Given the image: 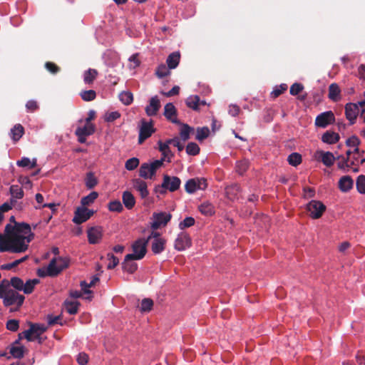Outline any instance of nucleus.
I'll use <instances>...</instances> for the list:
<instances>
[{
	"label": "nucleus",
	"mask_w": 365,
	"mask_h": 365,
	"mask_svg": "<svg viewBox=\"0 0 365 365\" xmlns=\"http://www.w3.org/2000/svg\"><path fill=\"white\" fill-rule=\"evenodd\" d=\"M7 282L0 283V299L5 307L9 308L10 312L20 309L25 300V297L14 289H6Z\"/></svg>",
	"instance_id": "f257e3e1"
},
{
	"label": "nucleus",
	"mask_w": 365,
	"mask_h": 365,
	"mask_svg": "<svg viewBox=\"0 0 365 365\" xmlns=\"http://www.w3.org/2000/svg\"><path fill=\"white\" fill-rule=\"evenodd\" d=\"M28 245L25 244V237L19 235L15 232H10V235L0 240V252H11L19 253L25 252Z\"/></svg>",
	"instance_id": "f03ea898"
},
{
	"label": "nucleus",
	"mask_w": 365,
	"mask_h": 365,
	"mask_svg": "<svg viewBox=\"0 0 365 365\" xmlns=\"http://www.w3.org/2000/svg\"><path fill=\"white\" fill-rule=\"evenodd\" d=\"M29 329L22 332L25 339L29 341H33L35 339L38 340V344H42L43 341L41 335L44 333L47 327L41 324L29 323Z\"/></svg>",
	"instance_id": "7ed1b4c3"
},
{
	"label": "nucleus",
	"mask_w": 365,
	"mask_h": 365,
	"mask_svg": "<svg viewBox=\"0 0 365 365\" xmlns=\"http://www.w3.org/2000/svg\"><path fill=\"white\" fill-rule=\"evenodd\" d=\"M70 259L68 257H53L48 264L49 277L58 276L63 269L68 267Z\"/></svg>",
	"instance_id": "20e7f679"
},
{
	"label": "nucleus",
	"mask_w": 365,
	"mask_h": 365,
	"mask_svg": "<svg viewBox=\"0 0 365 365\" xmlns=\"http://www.w3.org/2000/svg\"><path fill=\"white\" fill-rule=\"evenodd\" d=\"M148 240L139 239L132 245L133 253L126 255L127 259H135L140 260L143 259L147 252Z\"/></svg>",
	"instance_id": "39448f33"
},
{
	"label": "nucleus",
	"mask_w": 365,
	"mask_h": 365,
	"mask_svg": "<svg viewBox=\"0 0 365 365\" xmlns=\"http://www.w3.org/2000/svg\"><path fill=\"white\" fill-rule=\"evenodd\" d=\"M207 180L204 178H195L189 179L185 185V190L189 193L192 194L198 190H204L207 188Z\"/></svg>",
	"instance_id": "423d86ee"
},
{
	"label": "nucleus",
	"mask_w": 365,
	"mask_h": 365,
	"mask_svg": "<svg viewBox=\"0 0 365 365\" xmlns=\"http://www.w3.org/2000/svg\"><path fill=\"white\" fill-rule=\"evenodd\" d=\"M155 132V129L153 127V120L147 122L145 120L143 119L139 128L138 144H143V142L149 138Z\"/></svg>",
	"instance_id": "0eeeda50"
},
{
	"label": "nucleus",
	"mask_w": 365,
	"mask_h": 365,
	"mask_svg": "<svg viewBox=\"0 0 365 365\" xmlns=\"http://www.w3.org/2000/svg\"><path fill=\"white\" fill-rule=\"evenodd\" d=\"M309 216L312 219H319L326 210V206L319 200H312L307 206Z\"/></svg>",
	"instance_id": "6e6552de"
},
{
	"label": "nucleus",
	"mask_w": 365,
	"mask_h": 365,
	"mask_svg": "<svg viewBox=\"0 0 365 365\" xmlns=\"http://www.w3.org/2000/svg\"><path fill=\"white\" fill-rule=\"evenodd\" d=\"M94 213L93 210L86 207H78L74 212L73 222L76 225H81L87 221Z\"/></svg>",
	"instance_id": "1a4fd4ad"
},
{
	"label": "nucleus",
	"mask_w": 365,
	"mask_h": 365,
	"mask_svg": "<svg viewBox=\"0 0 365 365\" xmlns=\"http://www.w3.org/2000/svg\"><path fill=\"white\" fill-rule=\"evenodd\" d=\"M335 117L332 111H326L318 115L315 119V125L319 128H326L333 123Z\"/></svg>",
	"instance_id": "9d476101"
},
{
	"label": "nucleus",
	"mask_w": 365,
	"mask_h": 365,
	"mask_svg": "<svg viewBox=\"0 0 365 365\" xmlns=\"http://www.w3.org/2000/svg\"><path fill=\"white\" fill-rule=\"evenodd\" d=\"M192 245L191 238L186 232H180L175 241V248L178 251L185 250Z\"/></svg>",
	"instance_id": "9b49d317"
},
{
	"label": "nucleus",
	"mask_w": 365,
	"mask_h": 365,
	"mask_svg": "<svg viewBox=\"0 0 365 365\" xmlns=\"http://www.w3.org/2000/svg\"><path fill=\"white\" fill-rule=\"evenodd\" d=\"M181 184V180L178 177L169 176L164 175L163 180V186L170 192H175L179 189Z\"/></svg>",
	"instance_id": "f8f14e48"
},
{
	"label": "nucleus",
	"mask_w": 365,
	"mask_h": 365,
	"mask_svg": "<svg viewBox=\"0 0 365 365\" xmlns=\"http://www.w3.org/2000/svg\"><path fill=\"white\" fill-rule=\"evenodd\" d=\"M359 108L356 103H348L345 106V115L349 121L350 125L355 123L356 118L359 115Z\"/></svg>",
	"instance_id": "ddd939ff"
},
{
	"label": "nucleus",
	"mask_w": 365,
	"mask_h": 365,
	"mask_svg": "<svg viewBox=\"0 0 365 365\" xmlns=\"http://www.w3.org/2000/svg\"><path fill=\"white\" fill-rule=\"evenodd\" d=\"M154 221L151 224V227L153 230L158 229L161 225H166L170 220L172 215L167 212H160L153 214Z\"/></svg>",
	"instance_id": "4468645a"
},
{
	"label": "nucleus",
	"mask_w": 365,
	"mask_h": 365,
	"mask_svg": "<svg viewBox=\"0 0 365 365\" xmlns=\"http://www.w3.org/2000/svg\"><path fill=\"white\" fill-rule=\"evenodd\" d=\"M88 240L91 245L97 244L103 237V230L101 227H92L87 230Z\"/></svg>",
	"instance_id": "2eb2a0df"
},
{
	"label": "nucleus",
	"mask_w": 365,
	"mask_h": 365,
	"mask_svg": "<svg viewBox=\"0 0 365 365\" xmlns=\"http://www.w3.org/2000/svg\"><path fill=\"white\" fill-rule=\"evenodd\" d=\"M163 114L173 123L180 124V120L177 118V110L172 103H168L165 106Z\"/></svg>",
	"instance_id": "dca6fc26"
},
{
	"label": "nucleus",
	"mask_w": 365,
	"mask_h": 365,
	"mask_svg": "<svg viewBox=\"0 0 365 365\" xmlns=\"http://www.w3.org/2000/svg\"><path fill=\"white\" fill-rule=\"evenodd\" d=\"M3 282H7L8 284H6V289H12L11 287L14 288V290L16 292L23 291L24 289V281L18 277H13L10 279V280L4 279L0 282V283Z\"/></svg>",
	"instance_id": "f3484780"
},
{
	"label": "nucleus",
	"mask_w": 365,
	"mask_h": 365,
	"mask_svg": "<svg viewBox=\"0 0 365 365\" xmlns=\"http://www.w3.org/2000/svg\"><path fill=\"white\" fill-rule=\"evenodd\" d=\"M160 108V102L157 96L152 97L149 105L145 107V113L148 116L155 115Z\"/></svg>",
	"instance_id": "a211bd4d"
},
{
	"label": "nucleus",
	"mask_w": 365,
	"mask_h": 365,
	"mask_svg": "<svg viewBox=\"0 0 365 365\" xmlns=\"http://www.w3.org/2000/svg\"><path fill=\"white\" fill-rule=\"evenodd\" d=\"M10 229L16 231V232L17 233H23L24 235L30 233L31 231L30 225L26 222L15 223V225L14 227L8 224L5 227V231L7 232L8 233H10Z\"/></svg>",
	"instance_id": "6ab92c4d"
},
{
	"label": "nucleus",
	"mask_w": 365,
	"mask_h": 365,
	"mask_svg": "<svg viewBox=\"0 0 365 365\" xmlns=\"http://www.w3.org/2000/svg\"><path fill=\"white\" fill-rule=\"evenodd\" d=\"M354 185L352 178L349 175L341 177L339 180V188L341 192H349Z\"/></svg>",
	"instance_id": "aec40b11"
},
{
	"label": "nucleus",
	"mask_w": 365,
	"mask_h": 365,
	"mask_svg": "<svg viewBox=\"0 0 365 365\" xmlns=\"http://www.w3.org/2000/svg\"><path fill=\"white\" fill-rule=\"evenodd\" d=\"M10 194L11 195V197L10 199L11 202L13 204H16V200L18 199H21L24 197V191L22 188L17 185H13L9 188Z\"/></svg>",
	"instance_id": "412c9836"
},
{
	"label": "nucleus",
	"mask_w": 365,
	"mask_h": 365,
	"mask_svg": "<svg viewBox=\"0 0 365 365\" xmlns=\"http://www.w3.org/2000/svg\"><path fill=\"white\" fill-rule=\"evenodd\" d=\"M133 186L139 192L142 198L148 197L149 192L148 190L147 183L140 179H135L133 181Z\"/></svg>",
	"instance_id": "4be33fe9"
},
{
	"label": "nucleus",
	"mask_w": 365,
	"mask_h": 365,
	"mask_svg": "<svg viewBox=\"0 0 365 365\" xmlns=\"http://www.w3.org/2000/svg\"><path fill=\"white\" fill-rule=\"evenodd\" d=\"M96 131V126L93 123H86L83 127H78L75 131L76 135H91Z\"/></svg>",
	"instance_id": "5701e85b"
},
{
	"label": "nucleus",
	"mask_w": 365,
	"mask_h": 365,
	"mask_svg": "<svg viewBox=\"0 0 365 365\" xmlns=\"http://www.w3.org/2000/svg\"><path fill=\"white\" fill-rule=\"evenodd\" d=\"M24 134V128L22 125L17 123L11 129L10 135L14 142L19 141Z\"/></svg>",
	"instance_id": "b1692460"
},
{
	"label": "nucleus",
	"mask_w": 365,
	"mask_h": 365,
	"mask_svg": "<svg viewBox=\"0 0 365 365\" xmlns=\"http://www.w3.org/2000/svg\"><path fill=\"white\" fill-rule=\"evenodd\" d=\"M19 344V340L15 341V342L10 346L9 353L11 355L16 359H21L24 356V347L23 346H16L15 344Z\"/></svg>",
	"instance_id": "393cba45"
},
{
	"label": "nucleus",
	"mask_w": 365,
	"mask_h": 365,
	"mask_svg": "<svg viewBox=\"0 0 365 365\" xmlns=\"http://www.w3.org/2000/svg\"><path fill=\"white\" fill-rule=\"evenodd\" d=\"M318 154L319 155V157L321 158V160L323 163L324 165L327 167L331 166L335 160V157L331 152H324V151H319Z\"/></svg>",
	"instance_id": "a878e982"
},
{
	"label": "nucleus",
	"mask_w": 365,
	"mask_h": 365,
	"mask_svg": "<svg viewBox=\"0 0 365 365\" xmlns=\"http://www.w3.org/2000/svg\"><path fill=\"white\" fill-rule=\"evenodd\" d=\"M339 140V135L338 133L331 130L326 131L322 137V140L327 144H334Z\"/></svg>",
	"instance_id": "bb28decb"
},
{
	"label": "nucleus",
	"mask_w": 365,
	"mask_h": 365,
	"mask_svg": "<svg viewBox=\"0 0 365 365\" xmlns=\"http://www.w3.org/2000/svg\"><path fill=\"white\" fill-rule=\"evenodd\" d=\"M133 260H136L135 259H127L126 256L125 257L124 261L122 263V268L125 272H127L130 274L134 273L138 269L137 263L133 262Z\"/></svg>",
	"instance_id": "cd10ccee"
},
{
	"label": "nucleus",
	"mask_w": 365,
	"mask_h": 365,
	"mask_svg": "<svg viewBox=\"0 0 365 365\" xmlns=\"http://www.w3.org/2000/svg\"><path fill=\"white\" fill-rule=\"evenodd\" d=\"M122 200L125 207L128 210L132 209L135 206V199L133 195L129 191L123 192Z\"/></svg>",
	"instance_id": "c85d7f7f"
},
{
	"label": "nucleus",
	"mask_w": 365,
	"mask_h": 365,
	"mask_svg": "<svg viewBox=\"0 0 365 365\" xmlns=\"http://www.w3.org/2000/svg\"><path fill=\"white\" fill-rule=\"evenodd\" d=\"M180 54L179 52H173L170 53L166 59V63L168 64V68L170 69L175 68L180 63Z\"/></svg>",
	"instance_id": "c756f323"
},
{
	"label": "nucleus",
	"mask_w": 365,
	"mask_h": 365,
	"mask_svg": "<svg viewBox=\"0 0 365 365\" xmlns=\"http://www.w3.org/2000/svg\"><path fill=\"white\" fill-rule=\"evenodd\" d=\"M98 281L99 277L98 275L93 276L90 283H87L86 281H81L80 283V286L83 293L85 294H91L92 291L90 290L89 288L94 286Z\"/></svg>",
	"instance_id": "7c9ffc66"
},
{
	"label": "nucleus",
	"mask_w": 365,
	"mask_h": 365,
	"mask_svg": "<svg viewBox=\"0 0 365 365\" xmlns=\"http://www.w3.org/2000/svg\"><path fill=\"white\" fill-rule=\"evenodd\" d=\"M341 90L336 83H331L329 86V98L333 101H338L340 99Z\"/></svg>",
	"instance_id": "2f4dec72"
},
{
	"label": "nucleus",
	"mask_w": 365,
	"mask_h": 365,
	"mask_svg": "<svg viewBox=\"0 0 365 365\" xmlns=\"http://www.w3.org/2000/svg\"><path fill=\"white\" fill-rule=\"evenodd\" d=\"M16 165L21 168H28L32 169L37 165V159L33 158L31 160L27 157H23L21 160L16 162Z\"/></svg>",
	"instance_id": "473e14b6"
},
{
	"label": "nucleus",
	"mask_w": 365,
	"mask_h": 365,
	"mask_svg": "<svg viewBox=\"0 0 365 365\" xmlns=\"http://www.w3.org/2000/svg\"><path fill=\"white\" fill-rule=\"evenodd\" d=\"M80 306V303L77 301L72 302L69 300H66L63 302V307L66 311L70 314H76L78 312V307Z\"/></svg>",
	"instance_id": "72a5a7b5"
},
{
	"label": "nucleus",
	"mask_w": 365,
	"mask_h": 365,
	"mask_svg": "<svg viewBox=\"0 0 365 365\" xmlns=\"http://www.w3.org/2000/svg\"><path fill=\"white\" fill-rule=\"evenodd\" d=\"M180 130V137L182 140L187 141L190 139V135L192 132L194 131V128L190 127L189 125L186 123H181Z\"/></svg>",
	"instance_id": "f704fd0d"
},
{
	"label": "nucleus",
	"mask_w": 365,
	"mask_h": 365,
	"mask_svg": "<svg viewBox=\"0 0 365 365\" xmlns=\"http://www.w3.org/2000/svg\"><path fill=\"white\" fill-rule=\"evenodd\" d=\"M199 210L202 215L206 216H212L215 212L214 205L209 202H205L201 204L199 206Z\"/></svg>",
	"instance_id": "c9c22d12"
},
{
	"label": "nucleus",
	"mask_w": 365,
	"mask_h": 365,
	"mask_svg": "<svg viewBox=\"0 0 365 365\" xmlns=\"http://www.w3.org/2000/svg\"><path fill=\"white\" fill-rule=\"evenodd\" d=\"M98 72L97 70L93 68H89L86 71L83 73V81L86 84H92L96 77L98 76Z\"/></svg>",
	"instance_id": "e433bc0d"
},
{
	"label": "nucleus",
	"mask_w": 365,
	"mask_h": 365,
	"mask_svg": "<svg viewBox=\"0 0 365 365\" xmlns=\"http://www.w3.org/2000/svg\"><path fill=\"white\" fill-rule=\"evenodd\" d=\"M165 240L164 239L153 240L151 250L154 254H159L165 250Z\"/></svg>",
	"instance_id": "4c0bfd02"
},
{
	"label": "nucleus",
	"mask_w": 365,
	"mask_h": 365,
	"mask_svg": "<svg viewBox=\"0 0 365 365\" xmlns=\"http://www.w3.org/2000/svg\"><path fill=\"white\" fill-rule=\"evenodd\" d=\"M98 182V179L95 176L94 173L89 172L86 174L85 178V184L88 189H92L97 185Z\"/></svg>",
	"instance_id": "58836bf2"
},
{
	"label": "nucleus",
	"mask_w": 365,
	"mask_h": 365,
	"mask_svg": "<svg viewBox=\"0 0 365 365\" xmlns=\"http://www.w3.org/2000/svg\"><path fill=\"white\" fill-rule=\"evenodd\" d=\"M39 279H29L25 283H24V289L23 292L26 294H29L33 292L34 287L36 284L39 283Z\"/></svg>",
	"instance_id": "ea45409f"
},
{
	"label": "nucleus",
	"mask_w": 365,
	"mask_h": 365,
	"mask_svg": "<svg viewBox=\"0 0 365 365\" xmlns=\"http://www.w3.org/2000/svg\"><path fill=\"white\" fill-rule=\"evenodd\" d=\"M186 105L188 108L194 110H199L200 97L198 96H191L186 100Z\"/></svg>",
	"instance_id": "a19ab883"
},
{
	"label": "nucleus",
	"mask_w": 365,
	"mask_h": 365,
	"mask_svg": "<svg viewBox=\"0 0 365 365\" xmlns=\"http://www.w3.org/2000/svg\"><path fill=\"white\" fill-rule=\"evenodd\" d=\"M139 175L145 179H151V169L149 163H143L139 169Z\"/></svg>",
	"instance_id": "79ce46f5"
},
{
	"label": "nucleus",
	"mask_w": 365,
	"mask_h": 365,
	"mask_svg": "<svg viewBox=\"0 0 365 365\" xmlns=\"http://www.w3.org/2000/svg\"><path fill=\"white\" fill-rule=\"evenodd\" d=\"M170 69L168 68V66H166L165 64L162 63L157 67L155 70V75L158 78H163L170 74Z\"/></svg>",
	"instance_id": "37998d69"
},
{
	"label": "nucleus",
	"mask_w": 365,
	"mask_h": 365,
	"mask_svg": "<svg viewBox=\"0 0 365 365\" xmlns=\"http://www.w3.org/2000/svg\"><path fill=\"white\" fill-rule=\"evenodd\" d=\"M98 194L97 192H91L88 195L83 197L81 200V205L83 207L92 204L98 197Z\"/></svg>",
	"instance_id": "c03bdc74"
},
{
	"label": "nucleus",
	"mask_w": 365,
	"mask_h": 365,
	"mask_svg": "<svg viewBox=\"0 0 365 365\" xmlns=\"http://www.w3.org/2000/svg\"><path fill=\"white\" fill-rule=\"evenodd\" d=\"M287 161L289 165L296 167L302 163V155L298 153H292L288 156Z\"/></svg>",
	"instance_id": "a18cd8bd"
},
{
	"label": "nucleus",
	"mask_w": 365,
	"mask_h": 365,
	"mask_svg": "<svg viewBox=\"0 0 365 365\" xmlns=\"http://www.w3.org/2000/svg\"><path fill=\"white\" fill-rule=\"evenodd\" d=\"M196 132L195 138L199 141L206 139L210 134V130L207 127L197 128Z\"/></svg>",
	"instance_id": "49530a36"
},
{
	"label": "nucleus",
	"mask_w": 365,
	"mask_h": 365,
	"mask_svg": "<svg viewBox=\"0 0 365 365\" xmlns=\"http://www.w3.org/2000/svg\"><path fill=\"white\" fill-rule=\"evenodd\" d=\"M120 101L124 105H130L133 101V93L129 91H123L119 95Z\"/></svg>",
	"instance_id": "de8ad7c7"
},
{
	"label": "nucleus",
	"mask_w": 365,
	"mask_h": 365,
	"mask_svg": "<svg viewBox=\"0 0 365 365\" xmlns=\"http://www.w3.org/2000/svg\"><path fill=\"white\" fill-rule=\"evenodd\" d=\"M200 148L196 143H189L186 146V153L190 155H197L200 153Z\"/></svg>",
	"instance_id": "09e8293b"
},
{
	"label": "nucleus",
	"mask_w": 365,
	"mask_h": 365,
	"mask_svg": "<svg viewBox=\"0 0 365 365\" xmlns=\"http://www.w3.org/2000/svg\"><path fill=\"white\" fill-rule=\"evenodd\" d=\"M80 96L84 101H91L96 98V93L93 90L83 91L80 93Z\"/></svg>",
	"instance_id": "8fccbe9b"
},
{
	"label": "nucleus",
	"mask_w": 365,
	"mask_h": 365,
	"mask_svg": "<svg viewBox=\"0 0 365 365\" xmlns=\"http://www.w3.org/2000/svg\"><path fill=\"white\" fill-rule=\"evenodd\" d=\"M356 186L359 192L365 194V175H361L358 176L356 182Z\"/></svg>",
	"instance_id": "3c124183"
},
{
	"label": "nucleus",
	"mask_w": 365,
	"mask_h": 365,
	"mask_svg": "<svg viewBox=\"0 0 365 365\" xmlns=\"http://www.w3.org/2000/svg\"><path fill=\"white\" fill-rule=\"evenodd\" d=\"M249 162L247 160L238 161L236 165V171L240 175H243L248 169Z\"/></svg>",
	"instance_id": "603ef678"
},
{
	"label": "nucleus",
	"mask_w": 365,
	"mask_h": 365,
	"mask_svg": "<svg viewBox=\"0 0 365 365\" xmlns=\"http://www.w3.org/2000/svg\"><path fill=\"white\" fill-rule=\"evenodd\" d=\"M108 210L111 212H120L123 210V205L119 200L110 201L108 205Z\"/></svg>",
	"instance_id": "864d4df0"
},
{
	"label": "nucleus",
	"mask_w": 365,
	"mask_h": 365,
	"mask_svg": "<svg viewBox=\"0 0 365 365\" xmlns=\"http://www.w3.org/2000/svg\"><path fill=\"white\" fill-rule=\"evenodd\" d=\"M139 163L140 161L138 158H131L125 162V168L128 170H133L138 166Z\"/></svg>",
	"instance_id": "5fc2aeb1"
},
{
	"label": "nucleus",
	"mask_w": 365,
	"mask_h": 365,
	"mask_svg": "<svg viewBox=\"0 0 365 365\" xmlns=\"http://www.w3.org/2000/svg\"><path fill=\"white\" fill-rule=\"evenodd\" d=\"M153 306V301L151 299L145 298L142 300L140 310L142 312H150Z\"/></svg>",
	"instance_id": "6e6d98bb"
},
{
	"label": "nucleus",
	"mask_w": 365,
	"mask_h": 365,
	"mask_svg": "<svg viewBox=\"0 0 365 365\" xmlns=\"http://www.w3.org/2000/svg\"><path fill=\"white\" fill-rule=\"evenodd\" d=\"M195 220L192 217H185L182 222L179 223V228L180 230H184L185 228L192 227L195 225Z\"/></svg>",
	"instance_id": "4d7b16f0"
},
{
	"label": "nucleus",
	"mask_w": 365,
	"mask_h": 365,
	"mask_svg": "<svg viewBox=\"0 0 365 365\" xmlns=\"http://www.w3.org/2000/svg\"><path fill=\"white\" fill-rule=\"evenodd\" d=\"M107 258L110 261L107 266L108 269H114L119 263L118 258L115 257L113 253H108L107 255Z\"/></svg>",
	"instance_id": "13d9d810"
},
{
	"label": "nucleus",
	"mask_w": 365,
	"mask_h": 365,
	"mask_svg": "<svg viewBox=\"0 0 365 365\" xmlns=\"http://www.w3.org/2000/svg\"><path fill=\"white\" fill-rule=\"evenodd\" d=\"M337 159L339 160L337 165L339 169L351 168V165H349V160L348 158H345L343 155H339L337 157Z\"/></svg>",
	"instance_id": "bf43d9fd"
},
{
	"label": "nucleus",
	"mask_w": 365,
	"mask_h": 365,
	"mask_svg": "<svg viewBox=\"0 0 365 365\" xmlns=\"http://www.w3.org/2000/svg\"><path fill=\"white\" fill-rule=\"evenodd\" d=\"M303 89H304V86L302 83H294L291 86L289 93L292 96H297L299 93H301Z\"/></svg>",
	"instance_id": "052dcab7"
},
{
	"label": "nucleus",
	"mask_w": 365,
	"mask_h": 365,
	"mask_svg": "<svg viewBox=\"0 0 365 365\" xmlns=\"http://www.w3.org/2000/svg\"><path fill=\"white\" fill-rule=\"evenodd\" d=\"M164 162V158H161L160 160H156L152 162L150 164V169H151V175H155L156 170L160 168Z\"/></svg>",
	"instance_id": "680f3d73"
},
{
	"label": "nucleus",
	"mask_w": 365,
	"mask_h": 365,
	"mask_svg": "<svg viewBox=\"0 0 365 365\" xmlns=\"http://www.w3.org/2000/svg\"><path fill=\"white\" fill-rule=\"evenodd\" d=\"M45 68L52 74H56L60 71V67L51 61H48L45 63Z\"/></svg>",
	"instance_id": "e2e57ef3"
},
{
	"label": "nucleus",
	"mask_w": 365,
	"mask_h": 365,
	"mask_svg": "<svg viewBox=\"0 0 365 365\" xmlns=\"http://www.w3.org/2000/svg\"><path fill=\"white\" fill-rule=\"evenodd\" d=\"M6 329L11 331H16L19 327V321L16 319H10L6 322Z\"/></svg>",
	"instance_id": "0e129e2a"
},
{
	"label": "nucleus",
	"mask_w": 365,
	"mask_h": 365,
	"mask_svg": "<svg viewBox=\"0 0 365 365\" xmlns=\"http://www.w3.org/2000/svg\"><path fill=\"white\" fill-rule=\"evenodd\" d=\"M287 89L286 84H281L279 87H276L274 91L271 93L272 96L275 98L279 96Z\"/></svg>",
	"instance_id": "69168bd1"
},
{
	"label": "nucleus",
	"mask_w": 365,
	"mask_h": 365,
	"mask_svg": "<svg viewBox=\"0 0 365 365\" xmlns=\"http://www.w3.org/2000/svg\"><path fill=\"white\" fill-rule=\"evenodd\" d=\"M120 117V114L118 111L108 113L106 115L105 120L107 122H113Z\"/></svg>",
	"instance_id": "338daca9"
},
{
	"label": "nucleus",
	"mask_w": 365,
	"mask_h": 365,
	"mask_svg": "<svg viewBox=\"0 0 365 365\" xmlns=\"http://www.w3.org/2000/svg\"><path fill=\"white\" fill-rule=\"evenodd\" d=\"M359 139L355 135L350 137L346 141V144L349 147H357L359 145Z\"/></svg>",
	"instance_id": "774afa93"
}]
</instances>
